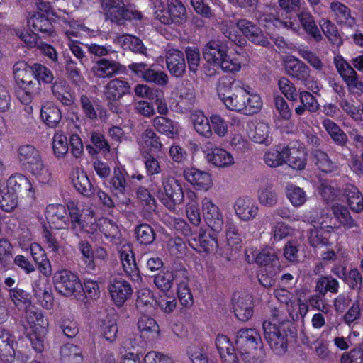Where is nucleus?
Wrapping results in <instances>:
<instances>
[{
  "instance_id": "nucleus-1",
  "label": "nucleus",
  "mask_w": 363,
  "mask_h": 363,
  "mask_svg": "<svg viewBox=\"0 0 363 363\" xmlns=\"http://www.w3.org/2000/svg\"><path fill=\"white\" fill-rule=\"evenodd\" d=\"M13 72L17 84L16 96L23 104L31 102L39 89L38 85L50 84L54 79L51 70L39 63L30 66L24 61H19L14 64Z\"/></svg>"
},
{
  "instance_id": "nucleus-2",
  "label": "nucleus",
  "mask_w": 363,
  "mask_h": 363,
  "mask_svg": "<svg viewBox=\"0 0 363 363\" xmlns=\"http://www.w3.org/2000/svg\"><path fill=\"white\" fill-rule=\"evenodd\" d=\"M67 209L69 216V227L76 235L86 234L91 238L97 233V218L91 208L70 201L67 203Z\"/></svg>"
},
{
  "instance_id": "nucleus-3",
  "label": "nucleus",
  "mask_w": 363,
  "mask_h": 363,
  "mask_svg": "<svg viewBox=\"0 0 363 363\" xmlns=\"http://www.w3.org/2000/svg\"><path fill=\"white\" fill-rule=\"evenodd\" d=\"M23 325L33 348L38 352H42L48 325V321L44 318L42 311L33 306L28 308L26 311Z\"/></svg>"
},
{
  "instance_id": "nucleus-4",
  "label": "nucleus",
  "mask_w": 363,
  "mask_h": 363,
  "mask_svg": "<svg viewBox=\"0 0 363 363\" xmlns=\"http://www.w3.org/2000/svg\"><path fill=\"white\" fill-rule=\"evenodd\" d=\"M153 16L164 25L180 26L186 21V11L180 0H155L152 4Z\"/></svg>"
},
{
  "instance_id": "nucleus-5",
  "label": "nucleus",
  "mask_w": 363,
  "mask_h": 363,
  "mask_svg": "<svg viewBox=\"0 0 363 363\" xmlns=\"http://www.w3.org/2000/svg\"><path fill=\"white\" fill-rule=\"evenodd\" d=\"M65 24L63 29L69 40L67 45L72 54L80 60L82 65H84L86 60L84 52L80 47L79 43L73 40L72 38L95 37L98 31L91 30L77 21H69Z\"/></svg>"
},
{
  "instance_id": "nucleus-6",
  "label": "nucleus",
  "mask_w": 363,
  "mask_h": 363,
  "mask_svg": "<svg viewBox=\"0 0 363 363\" xmlns=\"http://www.w3.org/2000/svg\"><path fill=\"white\" fill-rule=\"evenodd\" d=\"M106 18L111 22L123 24L125 21L140 20L142 13L132 7H125L123 0H100Z\"/></svg>"
},
{
  "instance_id": "nucleus-7",
  "label": "nucleus",
  "mask_w": 363,
  "mask_h": 363,
  "mask_svg": "<svg viewBox=\"0 0 363 363\" xmlns=\"http://www.w3.org/2000/svg\"><path fill=\"white\" fill-rule=\"evenodd\" d=\"M152 191L157 194L161 202L169 209L173 210L176 205L184 201V191L181 184L174 177H167L163 179L162 189Z\"/></svg>"
},
{
  "instance_id": "nucleus-8",
  "label": "nucleus",
  "mask_w": 363,
  "mask_h": 363,
  "mask_svg": "<svg viewBox=\"0 0 363 363\" xmlns=\"http://www.w3.org/2000/svg\"><path fill=\"white\" fill-rule=\"evenodd\" d=\"M262 327L264 338L271 349L276 354H284L288 347V334L285 326L277 325L276 323L271 321H264Z\"/></svg>"
},
{
  "instance_id": "nucleus-9",
  "label": "nucleus",
  "mask_w": 363,
  "mask_h": 363,
  "mask_svg": "<svg viewBox=\"0 0 363 363\" xmlns=\"http://www.w3.org/2000/svg\"><path fill=\"white\" fill-rule=\"evenodd\" d=\"M53 282L56 290L66 296L74 295L82 286L79 277L66 269L56 272L53 276Z\"/></svg>"
},
{
  "instance_id": "nucleus-10",
  "label": "nucleus",
  "mask_w": 363,
  "mask_h": 363,
  "mask_svg": "<svg viewBox=\"0 0 363 363\" xmlns=\"http://www.w3.org/2000/svg\"><path fill=\"white\" fill-rule=\"evenodd\" d=\"M128 68L143 80L160 86H166L169 82L168 75L163 71L148 67L145 63H131Z\"/></svg>"
},
{
  "instance_id": "nucleus-11",
  "label": "nucleus",
  "mask_w": 363,
  "mask_h": 363,
  "mask_svg": "<svg viewBox=\"0 0 363 363\" xmlns=\"http://www.w3.org/2000/svg\"><path fill=\"white\" fill-rule=\"evenodd\" d=\"M233 311L240 321L246 322L253 315V303L252 297L242 292H235L231 298Z\"/></svg>"
},
{
  "instance_id": "nucleus-12",
  "label": "nucleus",
  "mask_w": 363,
  "mask_h": 363,
  "mask_svg": "<svg viewBox=\"0 0 363 363\" xmlns=\"http://www.w3.org/2000/svg\"><path fill=\"white\" fill-rule=\"evenodd\" d=\"M235 345L238 350L249 353L256 350L262 342L259 333L254 328L239 330L235 337Z\"/></svg>"
},
{
  "instance_id": "nucleus-13",
  "label": "nucleus",
  "mask_w": 363,
  "mask_h": 363,
  "mask_svg": "<svg viewBox=\"0 0 363 363\" xmlns=\"http://www.w3.org/2000/svg\"><path fill=\"white\" fill-rule=\"evenodd\" d=\"M203 55L206 62L213 67L215 70H225L223 64L226 57V49L225 46L220 45L216 41H211L206 45L203 50Z\"/></svg>"
},
{
  "instance_id": "nucleus-14",
  "label": "nucleus",
  "mask_w": 363,
  "mask_h": 363,
  "mask_svg": "<svg viewBox=\"0 0 363 363\" xmlns=\"http://www.w3.org/2000/svg\"><path fill=\"white\" fill-rule=\"evenodd\" d=\"M108 291L113 303L117 307H121L131 297L133 289L127 281L118 278L110 283Z\"/></svg>"
},
{
  "instance_id": "nucleus-15",
  "label": "nucleus",
  "mask_w": 363,
  "mask_h": 363,
  "mask_svg": "<svg viewBox=\"0 0 363 363\" xmlns=\"http://www.w3.org/2000/svg\"><path fill=\"white\" fill-rule=\"evenodd\" d=\"M185 179L195 189L208 191L212 186L211 174L205 171L196 168H188L184 172Z\"/></svg>"
},
{
  "instance_id": "nucleus-16",
  "label": "nucleus",
  "mask_w": 363,
  "mask_h": 363,
  "mask_svg": "<svg viewBox=\"0 0 363 363\" xmlns=\"http://www.w3.org/2000/svg\"><path fill=\"white\" fill-rule=\"evenodd\" d=\"M119 254L125 274L134 281H140L141 277L136 266L131 245L128 243L123 245L119 250Z\"/></svg>"
},
{
  "instance_id": "nucleus-17",
  "label": "nucleus",
  "mask_w": 363,
  "mask_h": 363,
  "mask_svg": "<svg viewBox=\"0 0 363 363\" xmlns=\"http://www.w3.org/2000/svg\"><path fill=\"white\" fill-rule=\"evenodd\" d=\"M240 82H233L228 86V109L234 111H243L246 108L248 92L240 85Z\"/></svg>"
},
{
  "instance_id": "nucleus-18",
  "label": "nucleus",
  "mask_w": 363,
  "mask_h": 363,
  "mask_svg": "<svg viewBox=\"0 0 363 363\" xmlns=\"http://www.w3.org/2000/svg\"><path fill=\"white\" fill-rule=\"evenodd\" d=\"M6 184L7 186L13 191L16 192L24 191L26 196L30 199L35 198V189L30 179L26 175L16 173L11 175L7 180Z\"/></svg>"
},
{
  "instance_id": "nucleus-19",
  "label": "nucleus",
  "mask_w": 363,
  "mask_h": 363,
  "mask_svg": "<svg viewBox=\"0 0 363 363\" xmlns=\"http://www.w3.org/2000/svg\"><path fill=\"white\" fill-rule=\"evenodd\" d=\"M16 158L20 165L27 171L43 159L40 151L28 144L18 147Z\"/></svg>"
},
{
  "instance_id": "nucleus-20",
  "label": "nucleus",
  "mask_w": 363,
  "mask_h": 363,
  "mask_svg": "<svg viewBox=\"0 0 363 363\" xmlns=\"http://www.w3.org/2000/svg\"><path fill=\"white\" fill-rule=\"evenodd\" d=\"M67 209L62 204H50L45 210V217L49 223L55 229H66L69 223L66 217Z\"/></svg>"
},
{
  "instance_id": "nucleus-21",
  "label": "nucleus",
  "mask_w": 363,
  "mask_h": 363,
  "mask_svg": "<svg viewBox=\"0 0 363 363\" xmlns=\"http://www.w3.org/2000/svg\"><path fill=\"white\" fill-rule=\"evenodd\" d=\"M230 30H235V28L230 26ZM228 39L232 41L230 47H236L233 48L234 53L233 54L236 55V56H230L228 60V72L235 73L240 70L242 64L246 61V52L241 47V45L245 42V39L240 38L237 43V35H235V39H233L232 30L229 31Z\"/></svg>"
},
{
  "instance_id": "nucleus-22",
  "label": "nucleus",
  "mask_w": 363,
  "mask_h": 363,
  "mask_svg": "<svg viewBox=\"0 0 363 363\" xmlns=\"http://www.w3.org/2000/svg\"><path fill=\"white\" fill-rule=\"evenodd\" d=\"M233 208L235 214L242 220H252L258 213L259 208L250 197H239L234 203Z\"/></svg>"
},
{
  "instance_id": "nucleus-23",
  "label": "nucleus",
  "mask_w": 363,
  "mask_h": 363,
  "mask_svg": "<svg viewBox=\"0 0 363 363\" xmlns=\"http://www.w3.org/2000/svg\"><path fill=\"white\" fill-rule=\"evenodd\" d=\"M167 67L175 77H181L186 71V64L183 53L177 49H170L166 55Z\"/></svg>"
},
{
  "instance_id": "nucleus-24",
  "label": "nucleus",
  "mask_w": 363,
  "mask_h": 363,
  "mask_svg": "<svg viewBox=\"0 0 363 363\" xmlns=\"http://www.w3.org/2000/svg\"><path fill=\"white\" fill-rule=\"evenodd\" d=\"M249 138L257 143L269 145L272 143L269 137V128L266 123L262 121H250L247 123Z\"/></svg>"
},
{
  "instance_id": "nucleus-25",
  "label": "nucleus",
  "mask_w": 363,
  "mask_h": 363,
  "mask_svg": "<svg viewBox=\"0 0 363 363\" xmlns=\"http://www.w3.org/2000/svg\"><path fill=\"white\" fill-rule=\"evenodd\" d=\"M15 338L8 331L0 330V358L4 363H13L16 355Z\"/></svg>"
},
{
  "instance_id": "nucleus-26",
  "label": "nucleus",
  "mask_w": 363,
  "mask_h": 363,
  "mask_svg": "<svg viewBox=\"0 0 363 363\" xmlns=\"http://www.w3.org/2000/svg\"><path fill=\"white\" fill-rule=\"evenodd\" d=\"M130 92L129 83L123 79L116 78L108 82L105 87V96L110 101H117Z\"/></svg>"
},
{
  "instance_id": "nucleus-27",
  "label": "nucleus",
  "mask_w": 363,
  "mask_h": 363,
  "mask_svg": "<svg viewBox=\"0 0 363 363\" xmlns=\"http://www.w3.org/2000/svg\"><path fill=\"white\" fill-rule=\"evenodd\" d=\"M27 24L29 28L42 33L45 37L52 36L55 33L52 23L43 13H29L27 18Z\"/></svg>"
},
{
  "instance_id": "nucleus-28",
  "label": "nucleus",
  "mask_w": 363,
  "mask_h": 363,
  "mask_svg": "<svg viewBox=\"0 0 363 363\" xmlns=\"http://www.w3.org/2000/svg\"><path fill=\"white\" fill-rule=\"evenodd\" d=\"M152 124L156 130L170 139L176 138L180 132L178 122L164 116H157L153 119Z\"/></svg>"
},
{
  "instance_id": "nucleus-29",
  "label": "nucleus",
  "mask_w": 363,
  "mask_h": 363,
  "mask_svg": "<svg viewBox=\"0 0 363 363\" xmlns=\"http://www.w3.org/2000/svg\"><path fill=\"white\" fill-rule=\"evenodd\" d=\"M138 329L142 337L150 340L159 338L160 329L157 321L146 315L140 317L138 321Z\"/></svg>"
},
{
  "instance_id": "nucleus-30",
  "label": "nucleus",
  "mask_w": 363,
  "mask_h": 363,
  "mask_svg": "<svg viewBox=\"0 0 363 363\" xmlns=\"http://www.w3.org/2000/svg\"><path fill=\"white\" fill-rule=\"evenodd\" d=\"M330 8L335 20L338 24L350 28L354 26L355 18L352 16L351 10L347 6L339 1H333L330 4Z\"/></svg>"
},
{
  "instance_id": "nucleus-31",
  "label": "nucleus",
  "mask_w": 363,
  "mask_h": 363,
  "mask_svg": "<svg viewBox=\"0 0 363 363\" xmlns=\"http://www.w3.org/2000/svg\"><path fill=\"white\" fill-rule=\"evenodd\" d=\"M202 210L208 226L215 230L220 227L223 223L220 213L211 199L208 198L203 199Z\"/></svg>"
},
{
  "instance_id": "nucleus-32",
  "label": "nucleus",
  "mask_w": 363,
  "mask_h": 363,
  "mask_svg": "<svg viewBox=\"0 0 363 363\" xmlns=\"http://www.w3.org/2000/svg\"><path fill=\"white\" fill-rule=\"evenodd\" d=\"M40 186H49L53 182L52 172L50 167L43 159L28 170Z\"/></svg>"
},
{
  "instance_id": "nucleus-33",
  "label": "nucleus",
  "mask_w": 363,
  "mask_h": 363,
  "mask_svg": "<svg viewBox=\"0 0 363 363\" xmlns=\"http://www.w3.org/2000/svg\"><path fill=\"white\" fill-rule=\"evenodd\" d=\"M288 75L298 81L306 82L310 78V69L302 61L297 58L290 60L286 65Z\"/></svg>"
},
{
  "instance_id": "nucleus-34",
  "label": "nucleus",
  "mask_w": 363,
  "mask_h": 363,
  "mask_svg": "<svg viewBox=\"0 0 363 363\" xmlns=\"http://www.w3.org/2000/svg\"><path fill=\"white\" fill-rule=\"evenodd\" d=\"M113 43L124 50H130L133 52L141 54L145 53L146 48L142 41L134 35L129 34L117 35L113 38Z\"/></svg>"
},
{
  "instance_id": "nucleus-35",
  "label": "nucleus",
  "mask_w": 363,
  "mask_h": 363,
  "mask_svg": "<svg viewBox=\"0 0 363 363\" xmlns=\"http://www.w3.org/2000/svg\"><path fill=\"white\" fill-rule=\"evenodd\" d=\"M40 118L48 127L55 128L60 122L62 115L57 106L51 101H46L41 107Z\"/></svg>"
},
{
  "instance_id": "nucleus-36",
  "label": "nucleus",
  "mask_w": 363,
  "mask_h": 363,
  "mask_svg": "<svg viewBox=\"0 0 363 363\" xmlns=\"http://www.w3.org/2000/svg\"><path fill=\"white\" fill-rule=\"evenodd\" d=\"M18 205V196L6 185V181L0 179V208L6 212H11Z\"/></svg>"
},
{
  "instance_id": "nucleus-37",
  "label": "nucleus",
  "mask_w": 363,
  "mask_h": 363,
  "mask_svg": "<svg viewBox=\"0 0 363 363\" xmlns=\"http://www.w3.org/2000/svg\"><path fill=\"white\" fill-rule=\"evenodd\" d=\"M72 182L77 191L82 195L89 196L92 194L91 184L84 169L79 168L73 169Z\"/></svg>"
},
{
  "instance_id": "nucleus-38",
  "label": "nucleus",
  "mask_w": 363,
  "mask_h": 363,
  "mask_svg": "<svg viewBox=\"0 0 363 363\" xmlns=\"http://www.w3.org/2000/svg\"><path fill=\"white\" fill-rule=\"evenodd\" d=\"M140 150L143 153L147 154V151L150 149L154 152H160L162 148V143L160 140V138L157 134L150 129H147L141 135L138 140Z\"/></svg>"
},
{
  "instance_id": "nucleus-39",
  "label": "nucleus",
  "mask_w": 363,
  "mask_h": 363,
  "mask_svg": "<svg viewBox=\"0 0 363 363\" xmlns=\"http://www.w3.org/2000/svg\"><path fill=\"white\" fill-rule=\"evenodd\" d=\"M285 159L287 158L289 165L297 170L303 169L306 164V154L303 149L297 147H284Z\"/></svg>"
},
{
  "instance_id": "nucleus-40",
  "label": "nucleus",
  "mask_w": 363,
  "mask_h": 363,
  "mask_svg": "<svg viewBox=\"0 0 363 363\" xmlns=\"http://www.w3.org/2000/svg\"><path fill=\"white\" fill-rule=\"evenodd\" d=\"M343 194L352 211L360 213L363 211V196L355 186L347 184L343 189Z\"/></svg>"
},
{
  "instance_id": "nucleus-41",
  "label": "nucleus",
  "mask_w": 363,
  "mask_h": 363,
  "mask_svg": "<svg viewBox=\"0 0 363 363\" xmlns=\"http://www.w3.org/2000/svg\"><path fill=\"white\" fill-rule=\"evenodd\" d=\"M313 160L315 166L324 173L330 174L338 169L337 164L332 161L328 154L322 150H315L313 152Z\"/></svg>"
},
{
  "instance_id": "nucleus-42",
  "label": "nucleus",
  "mask_w": 363,
  "mask_h": 363,
  "mask_svg": "<svg viewBox=\"0 0 363 363\" xmlns=\"http://www.w3.org/2000/svg\"><path fill=\"white\" fill-rule=\"evenodd\" d=\"M60 359L62 363H83L82 350L77 345L66 344L60 349Z\"/></svg>"
},
{
  "instance_id": "nucleus-43",
  "label": "nucleus",
  "mask_w": 363,
  "mask_h": 363,
  "mask_svg": "<svg viewBox=\"0 0 363 363\" xmlns=\"http://www.w3.org/2000/svg\"><path fill=\"white\" fill-rule=\"evenodd\" d=\"M296 16L298 18L305 31L311 35L315 41L319 42L323 39V36L315 25L313 16L308 12L301 11L296 13Z\"/></svg>"
},
{
  "instance_id": "nucleus-44",
  "label": "nucleus",
  "mask_w": 363,
  "mask_h": 363,
  "mask_svg": "<svg viewBox=\"0 0 363 363\" xmlns=\"http://www.w3.org/2000/svg\"><path fill=\"white\" fill-rule=\"evenodd\" d=\"M119 71V65L103 59L97 62L92 67L94 74L100 78L111 77Z\"/></svg>"
},
{
  "instance_id": "nucleus-45",
  "label": "nucleus",
  "mask_w": 363,
  "mask_h": 363,
  "mask_svg": "<svg viewBox=\"0 0 363 363\" xmlns=\"http://www.w3.org/2000/svg\"><path fill=\"white\" fill-rule=\"evenodd\" d=\"M331 209L336 220L345 229H350L357 225L347 207L336 203L332 206Z\"/></svg>"
},
{
  "instance_id": "nucleus-46",
  "label": "nucleus",
  "mask_w": 363,
  "mask_h": 363,
  "mask_svg": "<svg viewBox=\"0 0 363 363\" xmlns=\"http://www.w3.org/2000/svg\"><path fill=\"white\" fill-rule=\"evenodd\" d=\"M25 27L20 26L13 28V32L25 46L30 48H37L40 43V38L38 33Z\"/></svg>"
},
{
  "instance_id": "nucleus-47",
  "label": "nucleus",
  "mask_w": 363,
  "mask_h": 363,
  "mask_svg": "<svg viewBox=\"0 0 363 363\" xmlns=\"http://www.w3.org/2000/svg\"><path fill=\"white\" fill-rule=\"evenodd\" d=\"M339 289V282L332 276H323L318 279L315 291L324 296L327 292L337 294Z\"/></svg>"
},
{
  "instance_id": "nucleus-48",
  "label": "nucleus",
  "mask_w": 363,
  "mask_h": 363,
  "mask_svg": "<svg viewBox=\"0 0 363 363\" xmlns=\"http://www.w3.org/2000/svg\"><path fill=\"white\" fill-rule=\"evenodd\" d=\"M194 128L200 135L208 137L211 135V127L210 119H208L201 111H196L191 116Z\"/></svg>"
},
{
  "instance_id": "nucleus-49",
  "label": "nucleus",
  "mask_w": 363,
  "mask_h": 363,
  "mask_svg": "<svg viewBox=\"0 0 363 363\" xmlns=\"http://www.w3.org/2000/svg\"><path fill=\"white\" fill-rule=\"evenodd\" d=\"M52 91L63 105L69 106L74 102V97L64 81H56L52 87Z\"/></svg>"
},
{
  "instance_id": "nucleus-50",
  "label": "nucleus",
  "mask_w": 363,
  "mask_h": 363,
  "mask_svg": "<svg viewBox=\"0 0 363 363\" xmlns=\"http://www.w3.org/2000/svg\"><path fill=\"white\" fill-rule=\"evenodd\" d=\"M99 331L101 335L109 342H113L117 337L118 325L115 318L106 317L99 322Z\"/></svg>"
},
{
  "instance_id": "nucleus-51",
  "label": "nucleus",
  "mask_w": 363,
  "mask_h": 363,
  "mask_svg": "<svg viewBox=\"0 0 363 363\" xmlns=\"http://www.w3.org/2000/svg\"><path fill=\"white\" fill-rule=\"evenodd\" d=\"M188 199L189 201L186 206V216L194 225H199L201 222V214L197 196L191 191L188 195Z\"/></svg>"
},
{
  "instance_id": "nucleus-52",
  "label": "nucleus",
  "mask_w": 363,
  "mask_h": 363,
  "mask_svg": "<svg viewBox=\"0 0 363 363\" xmlns=\"http://www.w3.org/2000/svg\"><path fill=\"white\" fill-rule=\"evenodd\" d=\"M188 241L189 245L199 252H209L216 245L213 238L205 234L200 235L199 237L193 235L188 239Z\"/></svg>"
},
{
  "instance_id": "nucleus-53",
  "label": "nucleus",
  "mask_w": 363,
  "mask_h": 363,
  "mask_svg": "<svg viewBox=\"0 0 363 363\" xmlns=\"http://www.w3.org/2000/svg\"><path fill=\"white\" fill-rule=\"evenodd\" d=\"M277 299L281 303H284L287 306V310L291 318L293 320H298V314L294 315V308L296 307V298L292 293L285 289H278L274 292Z\"/></svg>"
},
{
  "instance_id": "nucleus-54",
  "label": "nucleus",
  "mask_w": 363,
  "mask_h": 363,
  "mask_svg": "<svg viewBox=\"0 0 363 363\" xmlns=\"http://www.w3.org/2000/svg\"><path fill=\"white\" fill-rule=\"evenodd\" d=\"M258 201L265 207H273L278 201V194L273 186L268 184L258 190Z\"/></svg>"
},
{
  "instance_id": "nucleus-55",
  "label": "nucleus",
  "mask_w": 363,
  "mask_h": 363,
  "mask_svg": "<svg viewBox=\"0 0 363 363\" xmlns=\"http://www.w3.org/2000/svg\"><path fill=\"white\" fill-rule=\"evenodd\" d=\"M323 125L335 142L342 145L346 143L347 140L346 134L335 122L328 118L324 119Z\"/></svg>"
},
{
  "instance_id": "nucleus-56",
  "label": "nucleus",
  "mask_w": 363,
  "mask_h": 363,
  "mask_svg": "<svg viewBox=\"0 0 363 363\" xmlns=\"http://www.w3.org/2000/svg\"><path fill=\"white\" fill-rule=\"evenodd\" d=\"M125 171L121 167H115L113 176L109 182V187L116 194H125L126 188V180L125 178Z\"/></svg>"
},
{
  "instance_id": "nucleus-57",
  "label": "nucleus",
  "mask_w": 363,
  "mask_h": 363,
  "mask_svg": "<svg viewBox=\"0 0 363 363\" xmlns=\"http://www.w3.org/2000/svg\"><path fill=\"white\" fill-rule=\"evenodd\" d=\"M35 4L38 9L43 12V14H46L47 16L52 15L58 21H62L64 23H67V22L69 21L68 13L60 9H52L49 2L45 1L44 0H35Z\"/></svg>"
},
{
  "instance_id": "nucleus-58",
  "label": "nucleus",
  "mask_w": 363,
  "mask_h": 363,
  "mask_svg": "<svg viewBox=\"0 0 363 363\" xmlns=\"http://www.w3.org/2000/svg\"><path fill=\"white\" fill-rule=\"evenodd\" d=\"M9 296L14 305L18 308H26V310L31 307V301L29 294L24 290L13 288L9 290Z\"/></svg>"
},
{
  "instance_id": "nucleus-59",
  "label": "nucleus",
  "mask_w": 363,
  "mask_h": 363,
  "mask_svg": "<svg viewBox=\"0 0 363 363\" xmlns=\"http://www.w3.org/2000/svg\"><path fill=\"white\" fill-rule=\"evenodd\" d=\"M52 150L57 158L64 157L69 150L67 138L61 133H57L52 138Z\"/></svg>"
},
{
  "instance_id": "nucleus-60",
  "label": "nucleus",
  "mask_w": 363,
  "mask_h": 363,
  "mask_svg": "<svg viewBox=\"0 0 363 363\" xmlns=\"http://www.w3.org/2000/svg\"><path fill=\"white\" fill-rule=\"evenodd\" d=\"M321 29L325 35L333 45L340 46L342 40L337 29L336 26L330 21L323 19L320 23Z\"/></svg>"
},
{
  "instance_id": "nucleus-61",
  "label": "nucleus",
  "mask_w": 363,
  "mask_h": 363,
  "mask_svg": "<svg viewBox=\"0 0 363 363\" xmlns=\"http://www.w3.org/2000/svg\"><path fill=\"white\" fill-rule=\"evenodd\" d=\"M319 193L327 202L335 201L341 194V190L328 180H323L318 187Z\"/></svg>"
},
{
  "instance_id": "nucleus-62",
  "label": "nucleus",
  "mask_w": 363,
  "mask_h": 363,
  "mask_svg": "<svg viewBox=\"0 0 363 363\" xmlns=\"http://www.w3.org/2000/svg\"><path fill=\"white\" fill-rule=\"evenodd\" d=\"M155 303H156V299H155L150 289L144 288L138 291L136 305L140 310L144 311H149L153 308Z\"/></svg>"
},
{
  "instance_id": "nucleus-63",
  "label": "nucleus",
  "mask_w": 363,
  "mask_h": 363,
  "mask_svg": "<svg viewBox=\"0 0 363 363\" xmlns=\"http://www.w3.org/2000/svg\"><path fill=\"white\" fill-rule=\"evenodd\" d=\"M97 233L93 236L96 238L100 233L104 235L105 237H114L118 233V226L113 221L105 218H97Z\"/></svg>"
},
{
  "instance_id": "nucleus-64",
  "label": "nucleus",
  "mask_w": 363,
  "mask_h": 363,
  "mask_svg": "<svg viewBox=\"0 0 363 363\" xmlns=\"http://www.w3.org/2000/svg\"><path fill=\"white\" fill-rule=\"evenodd\" d=\"M286 196L294 206H302L306 201V194L303 189L293 184L287 186Z\"/></svg>"
}]
</instances>
